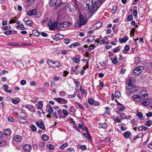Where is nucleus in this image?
Returning <instances> with one entry per match:
<instances>
[{
  "label": "nucleus",
  "mask_w": 152,
  "mask_h": 152,
  "mask_svg": "<svg viewBox=\"0 0 152 152\" xmlns=\"http://www.w3.org/2000/svg\"><path fill=\"white\" fill-rule=\"evenodd\" d=\"M8 88V86L6 85H4L2 86L3 89L5 91H6L7 90V89Z\"/></svg>",
  "instance_id": "nucleus-55"
},
{
  "label": "nucleus",
  "mask_w": 152,
  "mask_h": 152,
  "mask_svg": "<svg viewBox=\"0 0 152 152\" xmlns=\"http://www.w3.org/2000/svg\"><path fill=\"white\" fill-rule=\"evenodd\" d=\"M82 41L84 43H86L90 42V40L89 39H87V37H85L83 39Z\"/></svg>",
  "instance_id": "nucleus-47"
},
{
  "label": "nucleus",
  "mask_w": 152,
  "mask_h": 152,
  "mask_svg": "<svg viewBox=\"0 0 152 152\" xmlns=\"http://www.w3.org/2000/svg\"><path fill=\"white\" fill-rule=\"evenodd\" d=\"M110 59L112 61V63L114 64L115 65L117 63L118 60L117 59L116 56H115V57L113 58V59L112 58H111Z\"/></svg>",
  "instance_id": "nucleus-25"
},
{
  "label": "nucleus",
  "mask_w": 152,
  "mask_h": 152,
  "mask_svg": "<svg viewBox=\"0 0 152 152\" xmlns=\"http://www.w3.org/2000/svg\"><path fill=\"white\" fill-rule=\"evenodd\" d=\"M72 59L76 64L78 63L80 61V59L77 57H73L72 58Z\"/></svg>",
  "instance_id": "nucleus-36"
},
{
  "label": "nucleus",
  "mask_w": 152,
  "mask_h": 152,
  "mask_svg": "<svg viewBox=\"0 0 152 152\" xmlns=\"http://www.w3.org/2000/svg\"><path fill=\"white\" fill-rule=\"evenodd\" d=\"M12 32L11 30L6 31L4 32V33L7 35H9L11 34Z\"/></svg>",
  "instance_id": "nucleus-62"
},
{
  "label": "nucleus",
  "mask_w": 152,
  "mask_h": 152,
  "mask_svg": "<svg viewBox=\"0 0 152 152\" xmlns=\"http://www.w3.org/2000/svg\"><path fill=\"white\" fill-rule=\"evenodd\" d=\"M4 134L7 136L10 135L11 134V130L9 129H5L4 132Z\"/></svg>",
  "instance_id": "nucleus-20"
},
{
  "label": "nucleus",
  "mask_w": 152,
  "mask_h": 152,
  "mask_svg": "<svg viewBox=\"0 0 152 152\" xmlns=\"http://www.w3.org/2000/svg\"><path fill=\"white\" fill-rule=\"evenodd\" d=\"M87 18L85 15L80 14L79 20L77 21V24L79 27L85 25L87 23Z\"/></svg>",
  "instance_id": "nucleus-3"
},
{
  "label": "nucleus",
  "mask_w": 152,
  "mask_h": 152,
  "mask_svg": "<svg viewBox=\"0 0 152 152\" xmlns=\"http://www.w3.org/2000/svg\"><path fill=\"white\" fill-rule=\"evenodd\" d=\"M75 151L74 148H68L66 152H75Z\"/></svg>",
  "instance_id": "nucleus-51"
},
{
  "label": "nucleus",
  "mask_w": 152,
  "mask_h": 152,
  "mask_svg": "<svg viewBox=\"0 0 152 152\" xmlns=\"http://www.w3.org/2000/svg\"><path fill=\"white\" fill-rule=\"evenodd\" d=\"M55 36L57 38L59 39H62L63 37V36L60 34H56Z\"/></svg>",
  "instance_id": "nucleus-39"
},
{
  "label": "nucleus",
  "mask_w": 152,
  "mask_h": 152,
  "mask_svg": "<svg viewBox=\"0 0 152 152\" xmlns=\"http://www.w3.org/2000/svg\"><path fill=\"white\" fill-rule=\"evenodd\" d=\"M118 104L119 105L118 107V110L121 112L123 111L125 108V106L120 103H118Z\"/></svg>",
  "instance_id": "nucleus-17"
},
{
  "label": "nucleus",
  "mask_w": 152,
  "mask_h": 152,
  "mask_svg": "<svg viewBox=\"0 0 152 152\" xmlns=\"http://www.w3.org/2000/svg\"><path fill=\"white\" fill-rule=\"evenodd\" d=\"M31 129L34 132H35L37 130L36 127L34 125H32L31 126Z\"/></svg>",
  "instance_id": "nucleus-60"
},
{
  "label": "nucleus",
  "mask_w": 152,
  "mask_h": 152,
  "mask_svg": "<svg viewBox=\"0 0 152 152\" xmlns=\"http://www.w3.org/2000/svg\"><path fill=\"white\" fill-rule=\"evenodd\" d=\"M109 107H106L105 108L106 110L105 112V113L108 115L109 114H110V111H109Z\"/></svg>",
  "instance_id": "nucleus-54"
},
{
  "label": "nucleus",
  "mask_w": 152,
  "mask_h": 152,
  "mask_svg": "<svg viewBox=\"0 0 152 152\" xmlns=\"http://www.w3.org/2000/svg\"><path fill=\"white\" fill-rule=\"evenodd\" d=\"M126 83L128 86H133V81L132 78H129L126 81Z\"/></svg>",
  "instance_id": "nucleus-18"
},
{
  "label": "nucleus",
  "mask_w": 152,
  "mask_h": 152,
  "mask_svg": "<svg viewBox=\"0 0 152 152\" xmlns=\"http://www.w3.org/2000/svg\"><path fill=\"white\" fill-rule=\"evenodd\" d=\"M62 112L64 115L66 116H68L69 115V113L65 109H63Z\"/></svg>",
  "instance_id": "nucleus-58"
},
{
  "label": "nucleus",
  "mask_w": 152,
  "mask_h": 152,
  "mask_svg": "<svg viewBox=\"0 0 152 152\" xmlns=\"http://www.w3.org/2000/svg\"><path fill=\"white\" fill-rule=\"evenodd\" d=\"M23 107L35 113L36 112L35 108L33 105L30 104H26Z\"/></svg>",
  "instance_id": "nucleus-9"
},
{
  "label": "nucleus",
  "mask_w": 152,
  "mask_h": 152,
  "mask_svg": "<svg viewBox=\"0 0 152 152\" xmlns=\"http://www.w3.org/2000/svg\"><path fill=\"white\" fill-rule=\"evenodd\" d=\"M54 99L60 104H66L68 102V101L65 99L61 97H56Z\"/></svg>",
  "instance_id": "nucleus-7"
},
{
  "label": "nucleus",
  "mask_w": 152,
  "mask_h": 152,
  "mask_svg": "<svg viewBox=\"0 0 152 152\" xmlns=\"http://www.w3.org/2000/svg\"><path fill=\"white\" fill-rule=\"evenodd\" d=\"M104 0H92L91 2V9L92 12H95L97 10L102 4Z\"/></svg>",
  "instance_id": "nucleus-1"
},
{
  "label": "nucleus",
  "mask_w": 152,
  "mask_h": 152,
  "mask_svg": "<svg viewBox=\"0 0 152 152\" xmlns=\"http://www.w3.org/2000/svg\"><path fill=\"white\" fill-rule=\"evenodd\" d=\"M117 9V7L115 6H113L112 7V12L114 13L115 12V10Z\"/></svg>",
  "instance_id": "nucleus-57"
},
{
  "label": "nucleus",
  "mask_w": 152,
  "mask_h": 152,
  "mask_svg": "<svg viewBox=\"0 0 152 152\" xmlns=\"http://www.w3.org/2000/svg\"><path fill=\"white\" fill-rule=\"evenodd\" d=\"M54 19H51L48 23V26L49 27L50 29L51 30H54L57 26V23L56 22L54 23Z\"/></svg>",
  "instance_id": "nucleus-6"
},
{
  "label": "nucleus",
  "mask_w": 152,
  "mask_h": 152,
  "mask_svg": "<svg viewBox=\"0 0 152 152\" xmlns=\"http://www.w3.org/2000/svg\"><path fill=\"white\" fill-rule=\"evenodd\" d=\"M23 149L25 151L29 152L31 149V145L29 144H26L23 146Z\"/></svg>",
  "instance_id": "nucleus-11"
},
{
  "label": "nucleus",
  "mask_w": 152,
  "mask_h": 152,
  "mask_svg": "<svg viewBox=\"0 0 152 152\" xmlns=\"http://www.w3.org/2000/svg\"><path fill=\"white\" fill-rule=\"evenodd\" d=\"M102 25V23L101 22H99L95 24L94 26L96 27L97 28H98L101 27Z\"/></svg>",
  "instance_id": "nucleus-34"
},
{
  "label": "nucleus",
  "mask_w": 152,
  "mask_h": 152,
  "mask_svg": "<svg viewBox=\"0 0 152 152\" xmlns=\"http://www.w3.org/2000/svg\"><path fill=\"white\" fill-rule=\"evenodd\" d=\"M68 144L66 143H65L62 144L60 147V149H63L67 146Z\"/></svg>",
  "instance_id": "nucleus-42"
},
{
  "label": "nucleus",
  "mask_w": 152,
  "mask_h": 152,
  "mask_svg": "<svg viewBox=\"0 0 152 152\" xmlns=\"http://www.w3.org/2000/svg\"><path fill=\"white\" fill-rule=\"evenodd\" d=\"M115 121L116 122L120 123L121 122V118L118 116H117L115 120Z\"/></svg>",
  "instance_id": "nucleus-50"
},
{
  "label": "nucleus",
  "mask_w": 152,
  "mask_h": 152,
  "mask_svg": "<svg viewBox=\"0 0 152 152\" xmlns=\"http://www.w3.org/2000/svg\"><path fill=\"white\" fill-rule=\"evenodd\" d=\"M90 1H86V2H85L84 4V5H86L85 6V7H86V8H88V9L90 11V12H92V13L95 12H93V11L92 12L91 10V6L90 7Z\"/></svg>",
  "instance_id": "nucleus-14"
},
{
  "label": "nucleus",
  "mask_w": 152,
  "mask_h": 152,
  "mask_svg": "<svg viewBox=\"0 0 152 152\" xmlns=\"http://www.w3.org/2000/svg\"><path fill=\"white\" fill-rule=\"evenodd\" d=\"M129 39L128 37L127 36H125L124 38L122 39H119V41L121 43H125Z\"/></svg>",
  "instance_id": "nucleus-23"
},
{
  "label": "nucleus",
  "mask_w": 152,
  "mask_h": 152,
  "mask_svg": "<svg viewBox=\"0 0 152 152\" xmlns=\"http://www.w3.org/2000/svg\"><path fill=\"white\" fill-rule=\"evenodd\" d=\"M46 147L48 149L50 150H52L54 148L55 146L51 144H48L47 145Z\"/></svg>",
  "instance_id": "nucleus-33"
},
{
  "label": "nucleus",
  "mask_w": 152,
  "mask_h": 152,
  "mask_svg": "<svg viewBox=\"0 0 152 152\" xmlns=\"http://www.w3.org/2000/svg\"><path fill=\"white\" fill-rule=\"evenodd\" d=\"M138 88L137 87L134 86H127L126 87V89L127 91H128L130 93H132L137 91Z\"/></svg>",
  "instance_id": "nucleus-8"
},
{
  "label": "nucleus",
  "mask_w": 152,
  "mask_h": 152,
  "mask_svg": "<svg viewBox=\"0 0 152 152\" xmlns=\"http://www.w3.org/2000/svg\"><path fill=\"white\" fill-rule=\"evenodd\" d=\"M131 132L129 131H126L124 133V136L126 138L129 137Z\"/></svg>",
  "instance_id": "nucleus-30"
},
{
  "label": "nucleus",
  "mask_w": 152,
  "mask_h": 152,
  "mask_svg": "<svg viewBox=\"0 0 152 152\" xmlns=\"http://www.w3.org/2000/svg\"><path fill=\"white\" fill-rule=\"evenodd\" d=\"M152 124V121L151 120H148L146 121L145 123V125L148 126H150Z\"/></svg>",
  "instance_id": "nucleus-43"
},
{
  "label": "nucleus",
  "mask_w": 152,
  "mask_h": 152,
  "mask_svg": "<svg viewBox=\"0 0 152 152\" xmlns=\"http://www.w3.org/2000/svg\"><path fill=\"white\" fill-rule=\"evenodd\" d=\"M148 94L145 91H141L140 95H134L132 97V99L134 101L139 102L142 100L144 98L148 96Z\"/></svg>",
  "instance_id": "nucleus-2"
},
{
  "label": "nucleus",
  "mask_w": 152,
  "mask_h": 152,
  "mask_svg": "<svg viewBox=\"0 0 152 152\" xmlns=\"http://www.w3.org/2000/svg\"><path fill=\"white\" fill-rule=\"evenodd\" d=\"M94 100L92 99H88V103L90 105L93 104L94 103Z\"/></svg>",
  "instance_id": "nucleus-44"
},
{
  "label": "nucleus",
  "mask_w": 152,
  "mask_h": 152,
  "mask_svg": "<svg viewBox=\"0 0 152 152\" xmlns=\"http://www.w3.org/2000/svg\"><path fill=\"white\" fill-rule=\"evenodd\" d=\"M142 61V58H141L137 56L136 57L134 58V62L135 64H137L140 62Z\"/></svg>",
  "instance_id": "nucleus-27"
},
{
  "label": "nucleus",
  "mask_w": 152,
  "mask_h": 152,
  "mask_svg": "<svg viewBox=\"0 0 152 152\" xmlns=\"http://www.w3.org/2000/svg\"><path fill=\"white\" fill-rule=\"evenodd\" d=\"M80 45V44L79 43H78V42H76L71 44L69 46V47H70V48H72L73 47L79 46Z\"/></svg>",
  "instance_id": "nucleus-32"
},
{
  "label": "nucleus",
  "mask_w": 152,
  "mask_h": 152,
  "mask_svg": "<svg viewBox=\"0 0 152 152\" xmlns=\"http://www.w3.org/2000/svg\"><path fill=\"white\" fill-rule=\"evenodd\" d=\"M36 105H38V109H40L42 110V107L43 106L42 104V101L39 102L37 104H36Z\"/></svg>",
  "instance_id": "nucleus-22"
},
{
  "label": "nucleus",
  "mask_w": 152,
  "mask_h": 152,
  "mask_svg": "<svg viewBox=\"0 0 152 152\" xmlns=\"http://www.w3.org/2000/svg\"><path fill=\"white\" fill-rule=\"evenodd\" d=\"M71 25V23L69 22H65L60 24V26L61 28H66Z\"/></svg>",
  "instance_id": "nucleus-10"
},
{
  "label": "nucleus",
  "mask_w": 152,
  "mask_h": 152,
  "mask_svg": "<svg viewBox=\"0 0 152 152\" xmlns=\"http://www.w3.org/2000/svg\"><path fill=\"white\" fill-rule=\"evenodd\" d=\"M59 94L61 96L64 97L66 96V94L64 91H62L59 92Z\"/></svg>",
  "instance_id": "nucleus-41"
},
{
  "label": "nucleus",
  "mask_w": 152,
  "mask_h": 152,
  "mask_svg": "<svg viewBox=\"0 0 152 152\" xmlns=\"http://www.w3.org/2000/svg\"><path fill=\"white\" fill-rule=\"evenodd\" d=\"M14 140L16 142H19L22 139L21 137L18 135H15L13 137Z\"/></svg>",
  "instance_id": "nucleus-19"
},
{
  "label": "nucleus",
  "mask_w": 152,
  "mask_h": 152,
  "mask_svg": "<svg viewBox=\"0 0 152 152\" xmlns=\"http://www.w3.org/2000/svg\"><path fill=\"white\" fill-rule=\"evenodd\" d=\"M57 113L58 116L59 118H61L62 117L61 116V115L62 114V112L61 110L59 109L57 110Z\"/></svg>",
  "instance_id": "nucleus-59"
},
{
  "label": "nucleus",
  "mask_w": 152,
  "mask_h": 152,
  "mask_svg": "<svg viewBox=\"0 0 152 152\" xmlns=\"http://www.w3.org/2000/svg\"><path fill=\"white\" fill-rule=\"evenodd\" d=\"M70 73L71 74H73L75 73L76 75H77L78 74L77 71L73 67H71Z\"/></svg>",
  "instance_id": "nucleus-26"
},
{
  "label": "nucleus",
  "mask_w": 152,
  "mask_h": 152,
  "mask_svg": "<svg viewBox=\"0 0 152 152\" xmlns=\"http://www.w3.org/2000/svg\"><path fill=\"white\" fill-rule=\"evenodd\" d=\"M7 119H8V120L9 121L11 122H12L14 121V119L13 118L11 117H10V116L8 117L7 118Z\"/></svg>",
  "instance_id": "nucleus-64"
},
{
  "label": "nucleus",
  "mask_w": 152,
  "mask_h": 152,
  "mask_svg": "<svg viewBox=\"0 0 152 152\" xmlns=\"http://www.w3.org/2000/svg\"><path fill=\"white\" fill-rule=\"evenodd\" d=\"M121 50V48L119 46H118L113 50V52L114 53H116L119 52Z\"/></svg>",
  "instance_id": "nucleus-38"
},
{
  "label": "nucleus",
  "mask_w": 152,
  "mask_h": 152,
  "mask_svg": "<svg viewBox=\"0 0 152 152\" xmlns=\"http://www.w3.org/2000/svg\"><path fill=\"white\" fill-rule=\"evenodd\" d=\"M136 116L139 117L141 120H143V115L142 114L139 112H138L136 114Z\"/></svg>",
  "instance_id": "nucleus-31"
},
{
  "label": "nucleus",
  "mask_w": 152,
  "mask_h": 152,
  "mask_svg": "<svg viewBox=\"0 0 152 152\" xmlns=\"http://www.w3.org/2000/svg\"><path fill=\"white\" fill-rule=\"evenodd\" d=\"M53 64H56L55 67L59 68L61 66V64L59 62H58L57 61H56L55 62H53Z\"/></svg>",
  "instance_id": "nucleus-35"
},
{
  "label": "nucleus",
  "mask_w": 152,
  "mask_h": 152,
  "mask_svg": "<svg viewBox=\"0 0 152 152\" xmlns=\"http://www.w3.org/2000/svg\"><path fill=\"white\" fill-rule=\"evenodd\" d=\"M37 13V10L36 9H34L28 11L27 14L30 16L35 15Z\"/></svg>",
  "instance_id": "nucleus-12"
},
{
  "label": "nucleus",
  "mask_w": 152,
  "mask_h": 152,
  "mask_svg": "<svg viewBox=\"0 0 152 152\" xmlns=\"http://www.w3.org/2000/svg\"><path fill=\"white\" fill-rule=\"evenodd\" d=\"M142 100V103L143 106H147L149 104V101L148 99H146L145 98H144V99Z\"/></svg>",
  "instance_id": "nucleus-16"
},
{
  "label": "nucleus",
  "mask_w": 152,
  "mask_h": 152,
  "mask_svg": "<svg viewBox=\"0 0 152 152\" xmlns=\"http://www.w3.org/2000/svg\"><path fill=\"white\" fill-rule=\"evenodd\" d=\"M113 40L111 42L110 44L112 45H116V44L115 43L117 41V39L116 38H115L114 39H113Z\"/></svg>",
  "instance_id": "nucleus-46"
},
{
  "label": "nucleus",
  "mask_w": 152,
  "mask_h": 152,
  "mask_svg": "<svg viewBox=\"0 0 152 152\" xmlns=\"http://www.w3.org/2000/svg\"><path fill=\"white\" fill-rule=\"evenodd\" d=\"M133 16L132 15H129L127 18V19L129 21H131L133 20Z\"/></svg>",
  "instance_id": "nucleus-49"
},
{
  "label": "nucleus",
  "mask_w": 152,
  "mask_h": 152,
  "mask_svg": "<svg viewBox=\"0 0 152 152\" xmlns=\"http://www.w3.org/2000/svg\"><path fill=\"white\" fill-rule=\"evenodd\" d=\"M95 47L94 45H91L89 46L88 49L90 50H92L94 49Z\"/></svg>",
  "instance_id": "nucleus-61"
},
{
  "label": "nucleus",
  "mask_w": 152,
  "mask_h": 152,
  "mask_svg": "<svg viewBox=\"0 0 152 152\" xmlns=\"http://www.w3.org/2000/svg\"><path fill=\"white\" fill-rule=\"evenodd\" d=\"M13 112L15 113V114L17 115L18 113L19 112L18 116L20 117V118H28V115L27 113H25L22 111V110L19 109H15L13 110Z\"/></svg>",
  "instance_id": "nucleus-4"
},
{
  "label": "nucleus",
  "mask_w": 152,
  "mask_h": 152,
  "mask_svg": "<svg viewBox=\"0 0 152 152\" xmlns=\"http://www.w3.org/2000/svg\"><path fill=\"white\" fill-rule=\"evenodd\" d=\"M80 91L82 95H83L84 94H85V96H86L87 95V93L84 89H83L81 86L80 88Z\"/></svg>",
  "instance_id": "nucleus-28"
},
{
  "label": "nucleus",
  "mask_w": 152,
  "mask_h": 152,
  "mask_svg": "<svg viewBox=\"0 0 152 152\" xmlns=\"http://www.w3.org/2000/svg\"><path fill=\"white\" fill-rule=\"evenodd\" d=\"M28 20V18L27 17H25L23 19L24 22H26V24L28 26H31L32 23V21L31 20Z\"/></svg>",
  "instance_id": "nucleus-15"
},
{
  "label": "nucleus",
  "mask_w": 152,
  "mask_h": 152,
  "mask_svg": "<svg viewBox=\"0 0 152 152\" xmlns=\"http://www.w3.org/2000/svg\"><path fill=\"white\" fill-rule=\"evenodd\" d=\"M36 124L39 128L44 129L45 126L43 124L41 121H37L36 122Z\"/></svg>",
  "instance_id": "nucleus-13"
},
{
  "label": "nucleus",
  "mask_w": 152,
  "mask_h": 152,
  "mask_svg": "<svg viewBox=\"0 0 152 152\" xmlns=\"http://www.w3.org/2000/svg\"><path fill=\"white\" fill-rule=\"evenodd\" d=\"M26 81L24 80H21L20 81V84L22 85H24L26 84Z\"/></svg>",
  "instance_id": "nucleus-63"
},
{
  "label": "nucleus",
  "mask_w": 152,
  "mask_h": 152,
  "mask_svg": "<svg viewBox=\"0 0 152 152\" xmlns=\"http://www.w3.org/2000/svg\"><path fill=\"white\" fill-rule=\"evenodd\" d=\"M19 121L20 122L22 123H26L27 122V120L24 118H20Z\"/></svg>",
  "instance_id": "nucleus-53"
},
{
  "label": "nucleus",
  "mask_w": 152,
  "mask_h": 152,
  "mask_svg": "<svg viewBox=\"0 0 152 152\" xmlns=\"http://www.w3.org/2000/svg\"><path fill=\"white\" fill-rule=\"evenodd\" d=\"M53 110L52 107L51 106L49 105V107L48 110V112L49 114H51L53 113Z\"/></svg>",
  "instance_id": "nucleus-37"
},
{
  "label": "nucleus",
  "mask_w": 152,
  "mask_h": 152,
  "mask_svg": "<svg viewBox=\"0 0 152 152\" xmlns=\"http://www.w3.org/2000/svg\"><path fill=\"white\" fill-rule=\"evenodd\" d=\"M74 82L77 88H78L79 87V85L80 84V82H79V81H76L75 79H74Z\"/></svg>",
  "instance_id": "nucleus-56"
},
{
  "label": "nucleus",
  "mask_w": 152,
  "mask_h": 152,
  "mask_svg": "<svg viewBox=\"0 0 152 152\" xmlns=\"http://www.w3.org/2000/svg\"><path fill=\"white\" fill-rule=\"evenodd\" d=\"M33 33L35 36H37L39 34V32L37 30H34L32 31Z\"/></svg>",
  "instance_id": "nucleus-45"
},
{
  "label": "nucleus",
  "mask_w": 152,
  "mask_h": 152,
  "mask_svg": "<svg viewBox=\"0 0 152 152\" xmlns=\"http://www.w3.org/2000/svg\"><path fill=\"white\" fill-rule=\"evenodd\" d=\"M120 96V94L119 91H116L115 94V96L116 98H118Z\"/></svg>",
  "instance_id": "nucleus-52"
},
{
  "label": "nucleus",
  "mask_w": 152,
  "mask_h": 152,
  "mask_svg": "<svg viewBox=\"0 0 152 152\" xmlns=\"http://www.w3.org/2000/svg\"><path fill=\"white\" fill-rule=\"evenodd\" d=\"M84 129L86 131L87 133H84L83 134V136L86 138H88L90 139V136L88 134L89 131L88 129L85 127V128Z\"/></svg>",
  "instance_id": "nucleus-21"
},
{
  "label": "nucleus",
  "mask_w": 152,
  "mask_h": 152,
  "mask_svg": "<svg viewBox=\"0 0 152 152\" xmlns=\"http://www.w3.org/2000/svg\"><path fill=\"white\" fill-rule=\"evenodd\" d=\"M120 115L121 117L122 118V120H123V119L127 118V116L125 115L124 113H121Z\"/></svg>",
  "instance_id": "nucleus-48"
},
{
  "label": "nucleus",
  "mask_w": 152,
  "mask_h": 152,
  "mask_svg": "<svg viewBox=\"0 0 152 152\" xmlns=\"http://www.w3.org/2000/svg\"><path fill=\"white\" fill-rule=\"evenodd\" d=\"M144 69V67L142 66H137L134 69L133 71V74L135 75H138L142 72Z\"/></svg>",
  "instance_id": "nucleus-5"
},
{
  "label": "nucleus",
  "mask_w": 152,
  "mask_h": 152,
  "mask_svg": "<svg viewBox=\"0 0 152 152\" xmlns=\"http://www.w3.org/2000/svg\"><path fill=\"white\" fill-rule=\"evenodd\" d=\"M130 49V48L129 45H126L124 47V50H123L122 52L126 54Z\"/></svg>",
  "instance_id": "nucleus-24"
},
{
  "label": "nucleus",
  "mask_w": 152,
  "mask_h": 152,
  "mask_svg": "<svg viewBox=\"0 0 152 152\" xmlns=\"http://www.w3.org/2000/svg\"><path fill=\"white\" fill-rule=\"evenodd\" d=\"M57 2V0H50L49 3L50 5L51 6H53L56 4Z\"/></svg>",
  "instance_id": "nucleus-29"
},
{
  "label": "nucleus",
  "mask_w": 152,
  "mask_h": 152,
  "mask_svg": "<svg viewBox=\"0 0 152 152\" xmlns=\"http://www.w3.org/2000/svg\"><path fill=\"white\" fill-rule=\"evenodd\" d=\"M48 136L46 134H43L42 136V138L43 140L46 141L48 139Z\"/></svg>",
  "instance_id": "nucleus-40"
}]
</instances>
